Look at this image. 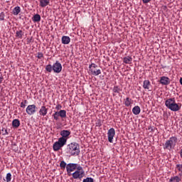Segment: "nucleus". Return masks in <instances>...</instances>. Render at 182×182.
Masks as SVG:
<instances>
[{"label":"nucleus","instance_id":"nucleus-35","mask_svg":"<svg viewBox=\"0 0 182 182\" xmlns=\"http://www.w3.org/2000/svg\"><path fill=\"white\" fill-rule=\"evenodd\" d=\"M1 132H2L4 136L8 134V130L5 128H2Z\"/></svg>","mask_w":182,"mask_h":182},{"label":"nucleus","instance_id":"nucleus-17","mask_svg":"<svg viewBox=\"0 0 182 182\" xmlns=\"http://www.w3.org/2000/svg\"><path fill=\"white\" fill-rule=\"evenodd\" d=\"M50 4V0H40V6L41 8H45Z\"/></svg>","mask_w":182,"mask_h":182},{"label":"nucleus","instance_id":"nucleus-11","mask_svg":"<svg viewBox=\"0 0 182 182\" xmlns=\"http://www.w3.org/2000/svg\"><path fill=\"white\" fill-rule=\"evenodd\" d=\"M116 134V131H114V128H110L107 132V136H108V141L109 143H113V138L114 137Z\"/></svg>","mask_w":182,"mask_h":182},{"label":"nucleus","instance_id":"nucleus-32","mask_svg":"<svg viewBox=\"0 0 182 182\" xmlns=\"http://www.w3.org/2000/svg\"><path fill=\"white\" fill-rule=\"evenodd\" d=\"M82 182H95V181L93 180V178H86L85 179H83Z\"/></svg>","mask_w":182,"mask_h":182},{"label":"nucleus","instance_id":"nucleus-20","mask_svg":"<svg viewBox=\"0 0 182 182\" xmlns=\"http://www.w3.org/2000/svg\"><path fill=\"white\" fill-rule=\"evenodd\" d=\"M181 178L178 177V176H173L169 179V182H181Z\"/></svg>","mask_w":182,"mask_h":182},{"label":"nucleus","instance_id":"nucleus-25","mask_svg":"<svg viewBox=\"0 0 182 182\" xmlns=\"http://www.w3.org/2000/svg\"><path fill=\"white\" fill-rule=\"evenodd\" d=\"M46 70L50 73L53 70V65L48 64L46 66Z\"/></svg>","mask_w":182,"mask_h":182},{"label":"nucleus","instance_id":"nucleus-7","mask_svg":"<svg viewBox=\"0 0 182 182\" xmlns=\"http://www.w3.org/2000/svg\"><path fill=\"white\" fill-rule=\"evenodd\" d=\"M89 69L91 75L93 76H99V75H101L102 70L100 69H97V65L95 63H91L89 65Z\"/></svg>","mask_w":182,"mask_h":182},{"label":"nucleus","instance_id":"nucleus-16","mask_svg":"<svg viewBox=\"0 0 182 182\" xmlns=\"http://www.w3.org/2000/svg\"><path fill=\"white\" fill-rule=\"evenodd\" d=\"M150 86H151V83L150 82V80H145L143 82V87L146 89V90H149L150 89Z\"/></svg>","mask_w":182,"mask_h":182},{"label":"nucleus","instance_id":"nucleus-22","mask_svg":"<svg viewBox=\"0 0 182 182\" xmlns=\"http://www.w3.org/2000/svg\"><path fill=\"white\" fill-rule=\"evenodd\" d=\"M33 22H41V15L35 14L32 18Z\"/></svg>","mask_w":182,"mask_h":182},{"label":"nucleus","instance_id":"nucleus-26","mask_svg":"<svg viewBox=\"0 0 182 182\" xmlns=\"http://www.w3.org/2000/svg\"><path fill=\"white\" fill-rule=\"evenodd\" d=\"M124 105L127 106V107H129V106L132 105V99L127 97L124 102Z\"/></svg>","mask_w":182,"mask_h":182},{"label":"nucleus","instance_id":"nucleus-15","mask_svg":"<svg viewBox=\"0 0 182 182\" xmlns=\"http://www.w3.org/2000/svg\"><path fill=\"white\" fill-rule=\"evenodd\" d=\"M140 112H141V109H140V107L139 105L134 107L132 109V113L135 114V116H137V114H140Z\"/></svg>","mask_w":182,"mask_h":182},{"label":"nucleus","instance_id":"nucleus-36","mask_svg":"<svg viewBox=\"0 0 182 182\" xmlns=\"http://www.w3.org/2000/svg\"><path fill=\"white\" fill-rule=\"evenodd\" d=\"M38 59H42V58H43V53L39 52L38 53V55H37Z\"/></svg>","mask_w":182,"mask_h":182},{"label":"nucleus","instance_id":"nucleus-8","mask_svg":"<svg viewBox=\"0 0 182 182\" xmlns=\"http://www.w3.org/2000/svg\"><path fill=\"white\" fill-rule=\"evenodd\" d=\"M38 110V107L35 105H30L26 109V112L28 116H32V114H35L36 111Z\"/></svg>","mask_w":182,"mask_h":182},{"label":"nucleus","instance_id":"nucleus-14","mask_svg":"<svg viewBox=\"0 0 182 182\" xmlns=\"http://www.w3.org/2000/svg\"><path fill=\"white\" fill-rule=\"evenodd\" d=\"M39 114L40 116H46V114H48V108L45 106H42L39 110Z\"/></svg>","mask_w":182,"mask_h":182},{"label":"nucleus","instance_id":"nucleus-9","mask_svg":"<svg viewBox=\"0 0 182 182\" xmlns=\"http://www.w3.org/2000/svg\"><path fill=\"white\" fill-rule=\"evenodd\" d=\"M60 134L61 137H60L59 139H63L65 143H67L68 139H69V136H70V131L63 129L60 132Z\"/></svg>","mask_w":182,"mask_h":182},{"label":"nucleus","instance_id":"nucleus-10","mask_svg":"<svg viewBox=\"0 0 182 182\" xmlns=\"http://www.w3.org/2000/svg\"><path fill=\"white\" fill-rule=\"evenodd\" d=\"M53 70L54 73H60L62 72V64L57 60L53 65Z\"/></svg>","mask_w":182,"mask_h":182},{"label":"nucleus","instance_id":"nucleus-19","mask_svg":"<svg viewBox=\"0 0 182 182\" xmlns=\"http://www.w3.org/2000/svg\"><path fill=\"white\" fill-rule=\"evenodd\" d=\"M132 61H133V58L130 56H127L124 58V63L130 65V63H132Z\"/></svg>","mask_w":182,"mask_h":182},{"label":"nucleus","instance_id":"nucleus-41","mask_svg":"<svg viewBox=\"0 0 182 182\" xmlns=\"http://www.w3.org/2000/svg\"><path fill=\"white\" fill-rule=\"evenodd\" d=\"M180 83L182 85V77H181V79H180Z\"/></svg>","mask_w":182,"mask_h":182},{"label":"nucleus","instance_id":"nucleus-42","mask_svg":"<svg viewBox=\"0 0 182 182\" xmlns=\"http://www.w3.org/2000/svg\"><path fill=\"white\" fill-rule=\"evenodd\" d=\"M181 158L182 159V149H181Z\"/></svg>","mask_w":182,"mask_h":182},{"label":"nucleus","instance_id":"nucleus-39","mask_svg":"<svg viewBox=\"0 0 182 182\" xmlns=\"http://www.w3.org/2000/svg\"><path fill=\"white\" fill-rule=\"evenodd\" d=\"M32 42V37L31 38H27V43H31Z\"/></svg>","mask_w":182,"mask_h":182},{"label":"nucleus","instance_id":"nucleus-40","mask_svg":"<svg viewBox=\"0 0 182 182\" xmlns=\"http://www.w3.org/2000/svg\"><path fill=\"white\" fill-rule=\"evenodd\" d=\"M3 81H4V77H0V83H2Z\"/></svg>","mask_w":182,"mask_h":182},{"label":"nucleus","instance_id":"nucleus-2","mask_svg":"<svg viewBox=\"0 0 182 182\" xmlns=\"http://www.w3.org/2000/svg\"><path fill=\"white\" fill-rule=\"evenodd\" d=\"M67 151L71 156H79L80 154V146L76 142H72L67 146Z\"/></svg>","mask_w":182,"mask_h":182},{"label":"nucleus","instance_id":"nucleus-5","mask_svg":"<svg viewBox=\"0 0 182 182\" xmlns=\"http://www.w3.org/2000/svg\"><path fill=\"white\" fill-rule=\"evenodd\" d=\"M63 146H66V142L62 139H58V141H55L53 145V150L54 151H59Z\"/></svg>","mask_w":182,"mask_h":182},{"label":"nucleus","instance_id":"nucleus-44","mask_svg":"<svg viewBox=\"0 0 182 182\" xmlns=\"http://www.w3.org/2000/svg\"><path fill=\"white\" fill-rule=\"evenodd\" d=\"M113 96H115V95H114V94H113Z\"/></svg>","mask_w":182,"mask_h":182},{"label":"nucleus","instance_id":"nucleus-27","mask_svg":"<svg viewBox=\"0 0 182 182\" xmlns=\"http://www.w3.org/2000/svg\"><path fill=\"white\" fill-rule=\"evenodd\" d=\"M53 117L54 120H56L58 122L59 120V117H60V115H59V112H55L53 114Z\"/></svg>","mask_w":182,"mask_h":182},{"label":"nucleus","instance_id":"nucleus-37","mask_svg":"<svg viewBox=\"0 0 182 182\" xmlns=\"http://www.w3.org/2000/svg\"><path fill=\"white\" fill-rule=\"evenodd\" d=\"M151 0H142L143 4H149Z\"/></svg>","mask_w":182,"mask_h":182},{"label":"nucleus","instance_id":"nucleus-12","mask_svg":"<svg viewBox=\"0 0 182 182\" xmlns=\"http://www.w3.org/2000/svg\"><path fill=\"white\" fill-rule=\"evenodd\" d=\"M159 83L163 85V86H167L170 83V78L168 77L162 76L159 80Z\"/></svg>","mask_w":182,"mask_h":182},{"label":"nucleus","instance_id":"nucleus-24","mask_svg":"<svg viewBox=\"0 0 182 182\" xmlns=\"http://www.w3.org/2000/svg\"><path fill=\"white\" fill-rule=\"evenodd\" d=\"M16 38H18L19 39H22V36H23V31H22V30L17 31L16 32Z\"/></svg>","mask_w":182,"mask_h":182},{"label":"nucleus","instance_id":"nucleus-28","mask_svg":"<svg viewBox=\"0 0 182 182\" xmlns=\"http://www.w3.org/2000/svg\"><path fill=\"white\" fill-rule=\"evenodd\" d=\"M112 90L114 93H120V92H122V90L120 87H119V86H114Z\"/></svg>","mask_w":182,"mask_h":182},{"label":"nucleus","instance_id":"nucleus-38","mask_svg":"<svg viewBox=\"0 0 182 182\" xmlns=\"http://www.w3.org/2000/svg\"><path fill=\"white\" fill-rule=\"evenodd\" d=\"M55 109H58V110H59L60 109H62V105H58L55 107Z\"/></svg>","mask_w":182,"mask_h":182},{"label":"nucleus","instance_id":"nucleus-1","mask_svg":"<svg viewBox=\"0 0 182 182\" xmlns=\"http://www.w3.org/2000/svg\"><path fill=\"white\" fill-rule=\"evenodd\" d=\"M165 106L171 112H178L181 109V105L176 102V98H168L165 101Z\"/></svg>","mask_w":182,"mask_h":182},{"label":"nucleus","instance_id":"nucleus-31","mask_svg":"<svg viewBox=\"0 0 182 182\" xmlns=\"http://www.w3.org/2000/svg\"><path fill=\"white\" fill-rule=\"evenodd\" d=\"M68 165L66 164V162H65V161H61L60 163V167L61 168H66V166Z\"/></svg>","mask_w":182,"mask_h":182},{"label":"nucleus","instance_id":"nucleus-4","mask_svg":"<svg viewBox=\"0 0 182 182\" xmlns=\"http://www.w3.org/2000/svg\"><path fill=\"white\" fill-rule=\"evenodd\" d=\"M71 175L73 176V178H74V180H81V178L85 177V170H83V168L81 166L80 167H78V168Z\"/></svg>","mask_w":182,"mask_h":182},{"label":"nucleus","instance_id":"nucleus-18","mask_svg":"<svg viewBox=\"0 0 182 182\" xmlns=\"http://www.w3.org/2000/svg\"><path fill=\"white\" fill-rule=\"evenodd\" d=\"M12 126H13V127L18 129V127H19V126H21V121H19V119H14L12 122Z\"/></svg>","mask_w":182,"mask_h":182},{"label":"nucleus","instance_id":"nucleus-13","mask_svg":"<svg viewBox=\"0 0 182 182\" xmlns=\"http://www.w3.org/2000/svg\"><path fill=\"white\" fill-rule=\"evenodd\" d=\"M61 42L63 45H69V43H70V37L67 36H63L61 38Z\"/></svg>","mask_w":182,"mask_h":182},{"label":"nucleus","instance_id":"nucleus-6","mask_svg":"<svg viewBox=\"0 0 182 182\" xmlns=\"http://www.w3.org/2000/svg\"><path fill=\"white\" fill-rule=\"evenodd\" d=\"M80 166H81L79 164H73V163L68 164L66 166L68 175L72 176V172L75 171V170H77L78 167H80Z\"/></svg>","mask_w":182,"mask_h":182},{"label":"nucleus","instance_id":"nucleus-34","mask_svg":"<svg viewBox=\"0 0 182 182\" xmlns=\"http://www.w3.org/2000/svg\"><path fill=\"white\" fill-rule=\"evenodd\" d=\"M5 20V13L1 12L0 14V21H4Z\"/></svg>","mask_w":182,"mask_h":182},{"label":"nucleus","instance_id":"nucleus-21","mask_svg":"<svg viewBox=\"0 0 182 182\" xmlns=\"http://www.w3.org/2000/svg\"><path fill=\"white\" fill-rule=\"evenodd\" d=\"M20 12H21V7H19V6H16L13 9V14L15 15L16 16L19 15Z\"/></svg>","mask_w":182,"mask_h":182},{"label":"nucleus","instance_id":"nucleus-30","mask_svg":"<svg viewBox=\"0 0 182 182\" xmlns=\"http://www.w3.org/2000/svg\"><path fill=\"white\" fill-rule=\"evenodd\" d=\"M11 178H12V174H11V173H8L6 176V181L9 182L11 181Z\"/></svg>","mask_w":182,"mask_h":182},{"label":"nucleus","instance_id":"nucleus-43","mask_svg":"<svg viewBox=\"0 0 182 182\" xmlns=\"http://www.w3.org/2000/svg\"><path fill=\"white\" fill-rule=\"evenodd\" d=\"M179 176H180V177H182V172H180Z\"/></svg>","mask_w":182,"mask_h":182},{"label":"nucleus","instance_id":"nucleus-23","mask_svg":"<svg viewBox=\"0 0 182 182\" xmlns=\"http://www.w3.org/2000/svg\"><path fill=\"white\" fill-rule=\"evenodd\" d=\"M58 112V114L60 115V117L62 119H65L66 117V110L65 109H61Z\"/></svg>","mask_w":182,"mask_h":182},{"label":"nucleus","instance_id":"nucleus-33","mask_svg":"<svg viewBox=\"0 0 182 182\" xmlns=\"http://www.w3.org/2000/svg\"><path fill=\"white\" fill-rule=\"evenodd\" d=\"M176 167L179 172H182V164H178L176 165Z\"/></svg>","mask_w":182,"mask_h":182},{"label":"nucleus","instance_id":"nucleus-29","mask_svg":"<svg viewBox=\"0 0 182 182\" xmlns=\"http://www.w3.org/2000/svg\"><path fill=\"white\" fill-rule=\"evenodd\" d=\"M27 104H28V100H26L23 102H21L20 107H21L22 109H25V107H26Z\"/></svg>","mask_w":182,"mask_h":182},{"label":"nucleus","instance_id":"nucleus-3","mask_svg":"<svg viewBox=\"0 0 182 182\" xmlns=\"http://www.w3.org/2000/svg\"><path fill=\"white\" fill-rule=\"evenodd\" d=\"M176 144H177V137L171 136L165 142L164 145V149L166 150H171L176 147Z\"/></svg>","mask_w":182,"mask_h":182}]
</instances>
